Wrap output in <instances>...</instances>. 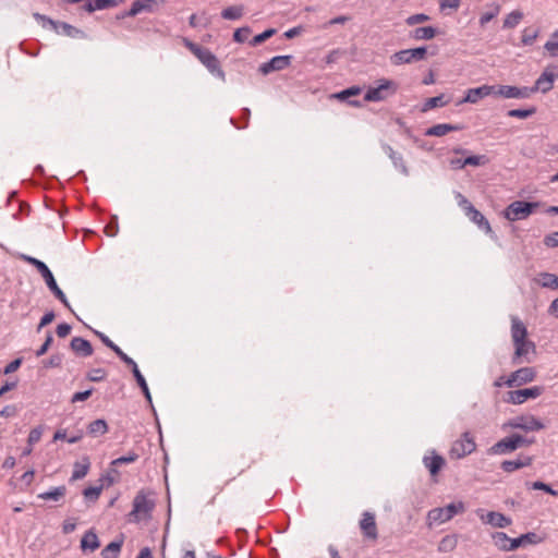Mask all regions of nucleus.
<instances>
[{"instance_id":"nucleus-1","label":"nucleus","mask_w":558,"mask_h":558,"mask_svg":"<svg viewBox=\"0 0 558 558\" xmlns=\"http://www.w3.org/2000/svg\"><path fill=\"white\" fill-rule=\"evenodd\" d=\"M511 339L514 347L511 363L513 365L531 363L532 356L536 354V345L527 338V329L517 316L511 317Z\"/></svg>"},{"instance_id":"nucleus-2","label":"nucleus","mask_w":558,"mask_h":558,"mask_svg":"<svg viewBox=\"0 0 558 558\" xmlns=\"http://www.w3.org/2000/svg\"><path fill=\"white\" fill-rule=\"evenodd\" d=\"M184 45L213 75L217 76L221 81L226 80V74L220 66L218 58L209 49L201 47L187 39H184Z\"/></svg>"},{"instance_id":"nucleus-3","label":"nucleus","mask_w":558,"mask_h":558,"mask_svg":"<svg viewBox=\"0 0 558 558\" xmlns=\"http://www.w3.org/2000/svg\"><path fill=\"white\" fill-rule=\"evenodd\" d=\"M24 260H26L28 264L33 265L38 272L44 278L47 287L52 292V294L69 310H71L70 303L63 293V291L59 288V286L56 282V279L49 269V267L41 260L32 257V256H23Z\"/></svg>"},{"instance_id":"nucleus-4","label":"nucleus","mask_w":558,"mask_h":558,"mask_svg":"<svg viewBox=\"0 0 558 558\" xmlns=\"http://www.w3.org/2000/svg\"><path fill=\"white\" fill-rule=\"evenodd\" d=\"M397 82L387 78H380L376 87H369L365 95V101H384L393 96L398 92Z\"/></svg>"},{"instance_id":"nucleus-5","label":"nucleus","mask_w":558,"mask_h":558,"mask_svg":"<svg viewBox=\"0 0 558 558\" xmlns=\"http://www.w3.org/2000/svg\"><path fill=\"white\" fill-rule=\"evenodd\" d=\"M464 504L462 501L451 502L441 508H434L427 513L429 525L441 524L451 520L456 514L464 512Z\"/></svg>"},{"instance_id":"nucleus-6","label":"nucleus","mask_w":558,"mask_h":558,"mask_svg":"<svg viewBox=\"0 0 558 558\" xmlns=\"http://www.w3.org/2000/svg\"><path fill=\"white\" fill-rule=\"evenodd\" d=\"M537 202L514 201L504 210V217L509 221L526 219L537 208Z\"/></svg>"},{"instance_id":"nucleus-7","label":"nucleus","mask_w":558,"mask_h":558,"mask_svg":"<svg viewBox=\"0 0 558 558\" xmlns=\"http://www.w3.org/2000/svg\"><path fill=\"white\" fill-rule=\"evenodd\" d=\"M427 56L426 47H417L412 49H403L390 56V62L393 65L409 64L425 60Z\"/></svg>"},{"instance_id":"nucleus-8","label":"nucleus","mask_w":558,"mask_h":558,"mask_svg":"<svg viewBox=\"0 0 558 558\" xmlns=\"http://www.w3.org/2000/svg\"><path fill=\"white\" fill-rule=\"evenodd\" d=\"M154 501L149 500L147 496L140 492L133 500V509L129 513V521L138 522L143 518L149 515L150 511L154 509Z\"/></svg>"},{"instance_id":"nucleus-9","label":"nucleus","mask_w":558,"mask_h":558,"mask_svg":"<svg viewBox=\"0 0 558 558\" xmlns=\"http://www.w3.org/2000/svg\"><path fill=\"white\" fill-rule=\"evenodd\" d=\"M558 78V65L550 64L545 68L542 74L535 81L534 86L530 87L532 89V94L541 90L546 94L554 87L555 80Z\"/></svg>"},{"instance_id":"nucleus-10","label":"nucleus","mask_w":558,"mask_h":558,"mask_svg":"<svg viewBox=\"0 0 558 558\" xmlns=\"http://www.w3.org/2000/svg\"><path fill=\"white\" fill-rule=\"evenodd\" d=\"M476 449V444L474 437L471 433L465 432L462 436L457 439L450 449L451 458L462 459L469 454H471Z\"/></svg>"},{"instance_id":"nucleus-11","label":"nucleus","mask_w":558,"mask_h":558,"mask_svg":"<svg viewBox=\"0 0 558 558\" xmlns=\"http://www.w3.org/2000/svg\"><path fill=\"white\" fill-rule=\"evenodd\" d=\"M545 388L543 386H533L530 388L510 390L507 392L505 401L511 404H522L527 399H536L543 392Z\"/></svg>"},{"instance_id":"nucleus-12","label":"nucleus","mask_w":558,"mask_h":558,"mask_svg":"<svg viewBox=\"0 0 558 558\" xmlns=\"http://www.w3.org/2000/svg\"><path fill=\"white\" fill-rule=\"evenodd\" d=\"M494 96L507 99H525L532 95V89L527 86L518 87L512 85H493Z\"/></svg>"},{"instance_id":"nucleus-13","label":"nucleus","mask_w":558,"mask_h":558,"mask_svg":"<svg viewBox=\"0 0 558 558\" xmlns=\"http://www.w3.org/2000/svg\"><path fill=\"white\" fill-rule=\"evenodd\" d=\"M536 369L534 367L525 366L521 367L506 379L505 384L508 387H519L533 381L536 378Z\"/></svg>"},{"instance_id":"nucleus-14","label":"nucleus","mask_w":558,"mask_h":558,"mask_svg":"<svg viewBox=\"0 0 558 558\" xmlns=\"http://www.w3.org/2000/svg\"><path fill=\"white\" fill-rule=\"evenodd\" d=\"M509 426L525 432H534L545 428V425L533 415H521L514 417L509 422Z\"/></svg>"},{"instance_id":"nucleus-15","label":"nucleus","mask_w":558,"mask_h":558,"mask_svg":"<svg viewBox=\"0 0 558 558\" xmlns=\"http://www.w3.org/2000/svg\"><path fill=\"white\" fill-rule=\"evenodd\" d=\"M360 529L364 537L376 541L378 537L377 524L375 514L369 511H364L360 520Z\"/></svg>"},{"instance_id":"nucleus-16","label":"nucleus","mask_w":558,"mask_h":558,"mask_svg":"<svg viewBox=\"0 0 558 558\" xmlns=\"http://www.w3.org/2000/svg\"><path fill=\"white\" fill-rule=\"evenodd\" d=\"M292 56H276L259 66V72L267 75L274 71H281L291 64Z\"/></svg>"},{"instance_id":"nucleus-17","label":"nucleus","mask_w":558,"mask_h":558,"mask_svg":"<svg viewBox=\"0 0 558 558\" xmlns=\"http://www.w3.org/2000/svg\"><path fill=\"white\" fill-rule=\"evenodd\" d=\"M476 513L484 523L494 527H507L511 524V519L500 512L489 511L484 513L482 509H478Z\"/></svg>"},{"instance_id":"nucleus-18","label":"nucleus","mask_w":558,"mask_h":558,"mask_svg":"<svg viewBox=\"0 0 558 558\" xmlns=\"http://www.w3.org/2000/svg\"><path fill=\"white\" fill-rule=\"evenodd\" d=\"M494 86L493 85H482L476 88H470L466 90V94L464 98L459 102H470V104H476L480 99L487 97V96H494Z\"/></svg>"},{"instance_id":"nucleus-19","label":"nucleus","mask_w":558,"mask_h":558,"mask_svg":"<svg viewBox=\"0 0 558 558\" xmlns=\"http://www.w3.org/2000/svg\"><path fill=\"white\" fill-rule=\"evenodd\" d=\"M533 462V457L531 456H520L515 460H505L501 462L500 468L502 471L507 473H512L519 469L530 466Z\"/></svg>"},{"instance_id":"nucleus-20","label":"nucleus","mask_w":558,"mask_h":558,"mask_svg":"<svg viewBox=\"0 0 558 558\" xmlns=\"http://www.w3.org/2000/svg\"><path fill=\"white\" fill-rule=\"evenodd\" d=\"M469 219L474 222L481 230H483L487 234H492L493 230L488 222V220L485 218V216L477 210L474 206L469 207V213L465 214Z\"/></svg>"},{"instance_id":"nucleus-21","label":"nucleus","mask_w":558,"mask_h":558,"mask_svg":"<svg viewBox=\"0 0 558 558\" xmlns=\"http://www.w3.org/2000/svg\"><path fill=\"white\" fill-rule=\"evenodd\" d=\"M362 92L361 87L359 86H352L347 89H343L339 93L333 94L331 97L336 98L340 101H348V104L352 107L360 108L363 106V104L360 100H351L350 98L353 96L360 95Z\"/></svg>"},{"instance_id":"nucleus-22","label":"nucleus","mask_w":558,"mask_h":558,"mask_svg":"<svg viewBox=\"0 0 558 558\" xmlns=\"http://www.w3.org/2000/svg\"><path fill=\"white\" fill-rule=\"evenodd\" d=\"M515 449V444L512 440L511 435L508 437H505L494 444L489 449V454H507L510 452H513Z\"/></svg>"},{"instance_id":"nucleus-23","label":"nucleus","mask_w":558,"mask_h":558,"mask_svg":"<svg viewBox=\"0 0 558 558\" xmlns=\"http://www.w3.org/2000/svg\"><path fill=\"white\" fill-rule=\"evenodd\" d=\"M162 2L161 0H135L130 10H128L129 15H137L141 12H154L155 7Z\"/></svg>"},{"instance_id":"nucleus-24","label":"nucleus","mask_w":558,"mask_h":558,"mask_svg":"<svg viewBox=\"0 0 558 558\" xmlns=\"http://www.w3.org/2000/svg\"><path fill=\"white\" fill-rule=\"evenodd\" d=\"M71 349L80 356H90L93 354V347L90 342L81 337H74L70 343Z\"/></svg>"},{"instance_id":"nucleus-25","label":"nucleus","mask_w":558,"mask_h":558,"mask_svg":"<svg viewBox=\"0 0 558 558\" xmlns=\"http://www.w3.org/2000/svg\"><path fill=\"white\" fill-rule=\"evenodd\" d=\"M384 151L388 155V157L391 159L393 166L403 174H408V167L403 160V157L401 154L397 153L390 145L384 144L383 145Z\"/></svg>"},{"instance_id":"nucleus-26","label":"nucleus","mask_w":558,"mask_h":558,"mask_svg":"<svg viewBox=\"0 0 558 558\" xmlns=\"http://www.w3.org/2000/svg\"><path fill=\"white\" fill-rule=\"evenodd\" d=\"M460 130H462L461 125L439 123V124H435V125L428 128L425 131V135L439 137V136H444V135L448 134L449 132L460 131Z\"/></svg>"},{"instance_id":"nucleus-27","label":"nucleus","mask_w":558,"mask_h":558,"mask_svg":"<svg viewBox=\"0 0 558 558\" xmlns=\"http://www.w3.org/2000/svg\"><path fill=\"white\" fill-rule=\"evenodd\" d=\"M437 35V29L433 26H421L410 32V38L414 40H429Z\"/></svg>"},{"instance_id":"nucleus-28","label":"nucleus","mask_w":558,"mask_h":558,"mask_svg":"<svg viewBox=\"0 0 558 558\" xmlns=\"http://www.w3.org/2000/svg\"><path fill=\"white\" fill-rule=\"evenodd\" d=\"M58 29L60 31L61 35H64L70 38H78V39L87 38V34L84 31H82L66 22H59Z\"/></svg>"},{"instance_id":"nucleus-29","label":"nucleus","mask_w":558,"mask_h":558,"mask_svg":"<svg viewBox=\"0 0 558 558\" xmlns=\"http://www.w3.org/2000/svg\"><path fill=\"white\" fill-rule=\"evenodd\" d=\"M423 463L432 475H436L445 465V459L439 454H433L432 457H424Z\"/></svg>"},{"instance_id":"nucleus-30","label":"nucleus","mask_w":558,"mask_h":558,"mask_svg":"<svg viewBox=\"0 0 558 558\" xmlns=\"http://www.w3.org/2000/svg\"><path fill=\"white\" fill-rule=\"evenodd\" d=\"M90 461L88 457H84L81 462H75L71 481H77L85 477L89 471Z\"/></svg>"},{"instance_id":"nucleus-31","label":"nucleus","mask_w":558,"mask_h":558,"mask_svg":"<svg viewBox=\"0 0 558 558\" xmlns=\"http://www.w3.org/2000/svg\"><path fill=\"white\" fill-rule=\"evenodd\" d=\"M100 546L98 536L93 531H87L81 539V548L83 550L94 551Z\"/></svg>"},{"instance_id":"nucleus-32","label":"nucleus","mask_w":558,"mask_h":558,"mask_svg":"<svg viewBox=\"0 0 558 558\" xmlns=\"http://www.w3.org/2000/svg\"><path fill=\"white\" fill-rule=\"evenodd\" d=\"M65 494H66V487L64 485H61V486L53 487L50 490L40 493L38 495V498L43 499V500L59 501L64 498Z\"/></svg>"},{"instance_id":"nucleus-33","label":"nucleus","mask_w":558,"mask_h":558,"mask_svg":"<svg viewBox=\"0 0 558 558\" xmlns=\"http://www.w3.org/2000/svg\"><path fill=\"white\" fill-rule=\"evenodd\" d=\"M87 432L94 437L101 436L108 432V424L105 420H95L88 424Z\"/></svg>"},{"instance_id":"nucleus-34","label":"nucleus","mask_w":558,"mask_h":558,"mask_svg":"<svg viewBox=\"0 0 558 558\" xmlns=\"http://www.w3.org/2000/svg\"><path fill=\"white\" fill-rule=\"evenodd\" d=\"M123 545V539L109 543L102 550V558H118Z\"/></svg>"},{"instance_id":"nucleus-35","label":"nucleus","mask_w":558,"mask_h":558,"mask_svg":"<svg viewBox=\"0 0 558 558\" xmlns=\"http://www.w3.org/2000/svg\"><path fill=\"white\" fill-rule=\"evenodd\" d=\"M458 545L457 535H446L444 536L438 544L439 553H451L456 549Z\"/></svg>"},{"instance_id":"nucleus-36","label":"nucleus","mask_w":558,"mask_h":558,"mask_svg":"<svg viewBox=\"0 0 558 558\" xmlns=\"http://www.w3.org/2000/svg\"><path fill=\"white\" fill-rule=\"evenodd\" d=\"M488 11L484 12L478 20V23L484 27L488 22L494 20L500 13L501 7L498 3H492L488 5Z\"/></svg>"},{"instance_id":"nucleus-37","label":"nucleus","mask_w":558,"mask_h":558,"mask_svg":"<svg viewBox=\"0 0 558 558\" xmlns=\"http://www.w3.org/2000/svg\"><path fill=\"white\" fill-rule=\"evenodd\" d=\"M244 7L243 5H231L221 11V17L225 20H239L243 16Z\"/></svg>"},{"instance_id":"nucleus-38","label":"nucleus","mask_w":558,"mask_h":558,"mask_svg":"<svg viewBox=\"0 0 558 558\" xmlns=\"http://www.w3.org/2000/svg\"><path fill=\"white\" fill-rule=\"evenodd\" d=\"M33 17L41 25V27H50L54 33L60 34V31L58 29L59 21H54L49 16L38 12H34Z\"/></svg>"},{"instance_id":"nucleus-39","label":"nucleus","mask_w":558,"mask_h":558,"mask_svg":"<svg viewBox=\"0 0 558 558\" xmlns=\"http://www.w3.org/2000/svg\"><path fill=\"white\" fill-rule=\"evenodd\" d=\"M523 12L519 10L510 12L506 15L502 27L505 29L514 28L523 20Z\"/></svg>"},{"instance_id":"nucleus-40","label":"nucleus","mask_w":558,"mask_h":558,"mask_svg":"<svg viewBox=\"0 0 558 558\" xmlns=\"http://www.w3.org/2000/svg\"><path fill=\"white\" fill-rule=\"evenodd\" d=\"M448 102H449V99H446L445 95H439V96H436V97H430V98H428L424 102L422 110L423 111H428V110H432L434 108L444 107Z\"/></svg>"},{"instance_id":"nucleus-41","label":"nucleus","mask_w":558,"mask_h":558,"mask_svg":"<svg viewBox=\"0 0 558 558\" xmlns=\"http://www.w3.org/2000/svg\"><path fill=\"white\" fill-rule=\"evenodd\" d=\"M494 544L500 549L505 551H509V543L511 542V537H509L505 532H495L493 535Z\"/></svg>"},{"instance_id":"nucleus-42","label":"nucleus","mask_w":558,"mask_h":558,"mask_svg":"<svg viewBox=\"0 0 558 558\" xmlns=\"http://www.w3.org/2000/svg\"><path fill=\"white\" fill-rule=\"evenodd\" d=\"M537 109L534 106L524 109H511L507 112L510 118L527 119L536 113Z\"/></svg>"},{"instance_id":"nucleus-43","label":"nucleus","mask_w":558,"mask_h":558,"mask_svg":"<svg viewBox=\"0 0 558 558\" xmlns=\"http://www.w3.org/2000/svg\"><path fill=\"white\" fill-rule=\"evenodd\" d=\"M133 375L135 377V380L136 383L138 384V386L141 387L146 400L151 403V396H150V391H149V388L147 386V383L144 378V376L142 375V373L140 372L138 367H135V369H133Z\"/></svg>"},{"instance_id":"nucleus-44","label":"nucleus","mask_w":558,"mask_h":558,"mask_svg":"<svg viewBox=\"0 0 558 558\" xmlns=\"http://www.w3.org/2000/svg\"><path fill=\"white\" fill-rule=\"evenodd\" d=\"M539 276L542 278V282H541L542 287L549 288L551 290L558 289V276L557 275L550 274V272H542Z\"/></svg>"},{"instance_id":"nucleus-45","label":"nucleus","mask_w":558,"mask_h":558,"mask_svg":"<svg viewBox=\"0 0 558 558\" xmlns=\"http://www.w3.org/2000/svg\"><path fill=\"white\" fill-rule=\"evenodd\" d=\"M538 29L524 28L522 32L521 41L524 46H531L538 37Z\"/></svg>"},{"instance_id":"nucleus-46","label":"nucleus","mask_w":558,"mask_h":558,"mask_svg":"<svg viewBox=\"0 0 558 558\" xmlns=\"http://www.w3.org/2000/svg\"><path fill=\"white\" fill-rule=\"evenodd\" d=\"M526 486L531 489H535V490H544L546 492L547 494L551 495V496H558V492L553 489V487L544 482H541V481H536V482H533V483H526Z\"/></svg>"},{"instance_id":"nucleus-47","label":"nucleus","mask_w":558,"mask_h":558,"mask_svg":"<svg viewBox=\"0 0 558 558\" xmlns=\"http://www.w3.org/2000/svg\"><path fill=\"white\" fill-rule=\"evenodd\" d=\"M488 162V158L485 155H473L464 158L465 166H484Z\"/></svg>"},{"instance_id":"nucleus-48","label":"nucleus","mask_w":558,"mask_h":558,"mask_svg":"<svg viewBox=\"0 0 558 558\" xmlns=\"http://www.w3.org/2000/svg\"><path fill=\"white\" fill-rule=\"evenodd\" d=\"M102 492V486L87 487L83 490L86 500L95 502Z\"/></svg>"},{"instance_id":"nucleus-49","label":"nucleus","mask_w":558,"mask_h":558,"mask_svg":"<svg viewBox=\"0 0 558 558\" xmlns=\"http://www.w3.org/2000/svg\"><path fill=\"white\" fill-rule=\"evenodd\" d=\"M275 33H276L275 28H268V29L264 31L262 34L256 35L251 40L250 44H251V46L256 47V46L263 44L265 40L269 39Z\"/></svg>"},{"instance_id":"nucleus-50","label":"nucleus","mask_w":558,"mask_h":558,"mask_svg":"<svg viewBox=\"0 0 558 558\" xmlns=\"http://www.w3.org/2000/svg\"><path fill=\"white\" fill-rule=\"evenodd\" d=\"M138 459V454L135 452H129L126 456H122L111 461L112 466H119L126 463H133Z\"/></svg>"},{"instance_id":"nucleus-51","label":"nucleus","mask_w":558,"mask_h":558,"mask_svg":"<svg viewBox=\"0 0 558 558\" xmlns=\"http://www.w3.org/2000/svg\"><path fill=\"white\" fill-rule=\"evenodd\" d=\"M251 34V28L248 26L240 27L235 29L233 34V39L236 43H244L247 40L248 36Z\"/></svg>"},{"instance_id":"nucleus-52","label":"nucleus","mask_w":558,"mask_h":558,"mask_svg":"<svg viewBox=\"0 0 558 558\" xmlns=\"http://www.w3.org/2000/svg\"><path fill=\"white\" fill-rule=\"evenodd\" d=\"M106 371L104 368H94L87 373V378L90 381L98 383L106 378Z\"/></svg>"},{"instance_id":"nucleus-53","label":"nucleus","mask_w":558,"mask_h":558,"mask_svg":"<svg viewBox=\"0 0 558 558\" xmlns=\"http://www.w3.org/2000/svg\"><path fill=\"white\" fill-rule=\"evenodd\" d=\"M429 20V16L425 13H417V14H412L410 16L407 17L405 20V23L409 25V26H413V25H416V24H420V23H424L426 21Z\"/></svg>"},{"instance_id":"nucleus-54","label":"nucleus","mask_w":558,"mask_h":558,"mask_svg":"<svg viewBox=\"0 0 558 558\" xmlns=\"http://www.w3.org/2000/svg\"><path fill=\"white\" fill-rule=\"evenodd\" d=\"M95 11L114 8L119 4L118 0H93Z\"/></svg>"},{"instance_id":"nucleus-55","label":"nucleus","mask_w":558,"mask_h":558,"mask_svg":"<svg viewBox=\"0 0 558 558\" xmlns=\"http://www.w3.org/2000/svg\"><path fill=\"white\" fill-rule=\"evenodd\" d=\"M113 352L120 357L121 361L131 366L132 371L135 369V367H138L136 362L128 354H125L119 347Z\"/></svg>"},{"instance_id":"nucleus-56","label":"nucleus","mask_w":558,"mask_h":558,"mask_svg":"<svg viewBox=\"0 0 558 558\" xmlns=\"http://www.w3.org/2000/svg\"><path fill=\"white\" fill-rule=\"evenodd\" d=\"M41 435H43V428L40 426L33 428L28 434V438H27L28 445L33 446V445L37 444L40 440Z\"/></svg>"},{"instance_id":"nucleus-57","label":"nucleus","mask_w":558,"mask_h":558,"mask_svg":"<svg viewBox=\"0 0 558 558\" xmlns=\"http://www.w3.org/2000/svg\"><path fill=\"white\" fill-rule=\"evenodd\" d=\"M544 49L551 58H558V40H547L544 45Z\"/></svg>"},{"instance_id":"nucleus-58","label":"nucleus","mask_w":558,"mask_h":558,"mask_svg":"<svg viewBox=\"0 0 558 558\" xmlns=\"http://www.w3.org/2000/svg\"><path fill=\"white\" fill-rule=\"evenodd\" d=\"M545 246L557 247L558 246V231L546 234L543 240Z\"/></svg>"},{"instance_id":"nucleus-59","label":"nucleus","mask_w":558,"mask_h":558,"mask_svg":"<svg viewBox=\"0 0 558 558\" xmlns=\"http://www.w3.org/2000/svg\"><path fill=\"white\" fill-rule=\"evenodd\" d=\"M93 393V388L88 389V390H85V391H78V392H75L73 396H72V399L71 401L73 403L75 402H82V401H85L87 400Z\"/></svg>"},{"instance_id":"nucleus-60","label":"nucleus","mask_w":558,"mask_h":558,"mask_svg":"<svg viewBox=\"0 0 558 558\" xmlns=\"http://www.w3.org/2000/svg\"><path fill=\"white\" fill-rule=\"evenodd\" d=\"M511 437L513 442L515 444V449L530 446L533 442V440L526 439L519 434H512Z\"/></svg>"},{"instance_id":"nucleus-61","label":"nucleus","mask_w":558,"mask_h":558,"mask_svg":"<svg viewBox=\"0 0 558 558\" xmlns=\"http://www.w3.org/2000/svg\"><path fill=\"white\" fill-rule=\"evenodd\" d=\"M56 315H54V312L52 311H49L47 312L40 319L38 326H37V331H40L43 327L49 325L50 323L53 322Z\"/></svg>"},{"instance_id":"nucleus-62","label":"nucleus","mask_w":558,"mask_h":558,"mask_svg":"<svg viewBox=\"0 0 558 558\" xmlns=\"http://www.w3.org/2000/svg\"><path fill=\"white\" fill-rule=\"evenodd\" d=\"M95 335L100 339V341L106 347H108L112 351H114L118 348V345L113 341H111L110 338L108 336H106L104 332L95 330Z\"/></svg>"},{"instance_id":"nucleus-63","label":"nucleus","mask_w":558,"mask_h":558,"mask_svg":"<svg viewBox=\"0 0 558 558\" xmlns=\"http://www.w3.org/2000/svg\"><path fill=\"white\" fill-rule=\"evenodd\" d=\"M105 231L109 236H116L118 234L119 228L117 216H114L113 220L108 226H106Z\"/></svg>"},{"instance_id":"nucleus-64","label":"nucleus","mask_w":558,"mask_h":558,"mask_svg":"<svg viewBox=\"0 0 558 558\" xmlns=\"http://www.w3.org/2000/svg\"><path fill=\"white\" fill-rule=\"evenodd\" d=\"M71 329L72 328L69 324L62 323L57 326L56 332H57L58 337L65 338L66 336L70 335Z\"/></svg>"}]
</instances>
